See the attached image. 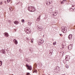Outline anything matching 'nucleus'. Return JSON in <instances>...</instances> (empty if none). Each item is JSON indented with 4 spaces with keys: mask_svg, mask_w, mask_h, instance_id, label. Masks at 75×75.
I'll list each match as a JSON object with an SVG mask.
<instances>
[{
    "mask_svg": "<svg viewBox=\"0 0 75 75\" xmlns=\"http://www.w3.org/2000/svg\"><path fill=\"white\" fill-rule=\"evenodd\" d=\"M28 10L30 11H35V9L34 6H29Z\"/></svg>",
    "mask_w": 75,
    "mask_h": 75,
    "instance_id": "f257e3e1",
    "label": "nucleus"
},
{
    "mask_svg": "<svg viewBox=\"0 0 75 75\" xmlns=\"http://www.w3.org/2000/svg\"><path fill=\"white\" fill-rule=\"evenodd\" d=\"M62 31L64 33H65L67 32V28L66 26H62L61 28Z\"/></svg>",
    "mask_w": 75,
    "mask_h": 75,
    "instance_id": "f03ea898",
    "label": "nucleus"
},
{
    "mask_svg": "<svg viewBox=\"0 0 75 75\" xmlns=\"http://www.w3.org/2000/svg\"><path fill=\"white\" fill-rule=\"evenodd\" d=\"M25 31L27 34H28L30 33V29L29 28H26L25 29Z\"/></svg>",
    "mask_w": 75,
    "mask_h": 75,
    "instance_id": "7ed1b4c3",
    "label": "nucleus"
},
{
    "mask_svg": "<svg viewBox=\"0 0 75 75\" xmlns=\"http://www.w3.org/2000/svg\"><path fill=\"white\" fill-rule=\"evenodd\" d=\"M26 66L27 67L28 69V70H30V71H31L32 69V67L31 66H29L28 65V64H26Z\"/></svg>",
    "mask_w": 75,
    "mask_h": 75,
    "instance_id": "20e7f679",
    "label": "nucleus"
},
{
    "mask_svg": "<svg viewBox=\"0 0 75 75\" xmlns=\"http://www.w3.org/2000/svg\"><path fill=\"white\" fill-rule=\"evenodd\" d=\"M72 47H73V44H71L69 45L68 47V49H69V50H71L72 48Z\"/></svg>",
    "mask_w": 75,
    "mask_h": 75,
    "instance_id": "39448f33",
    "label": "nucleus"
},
{
    "mask_svg": "<svg viewBox=\"0 0 75 75\" xmlns=\"http://www.w3.org/2000/svg\"><path fill=\"white\" fill-rule=\"evenodd\" d=\"M65 59L67 61H68V60L70 59V56L69 55H66Z\"/></svg>",
    "mask_w": 75,
    "mask_h": 75,
    "instance_id": "423d86ee",
    "label": "nucleus"
},
{
    "mask_svg": "<svg viewBox=\"0 0 75 75\" xmlns=\"http://www.w3.org/2000/svg\"><path fill=\"white\" fill-rule=\"evenodd\" d=\"M38 30H39L40 31H42V29H43V28H42V27L41 26H39L38 28Z\"/></svg>",
    "mask_w": 75,
    "mask_h": 75,
    "instance_id": "0eeeda50",
    "label": "nucleus"
},
{
    "mask_svg": "<svg viewBox=\"0 0 75 75\" xmlns=\"http://www.w3.org/2000/svg\"><path fill=\"white\" fill-rule=\"evenodd\" d=\"M13 42H14L16 45H17L18 44V42L16 39H14L13 40Z\"/></svg>",
    "mask_w": 75,
    "mask_h": 75,
    "instance_id": "6e6552de",
    "label": "nucleus"
},
{
    "mask_svg": "<svg viewBox=\"0 0 75 75\" xmlns=\"http://www.w3.org/2000/svg\"><path fill=\"white\" fill-rule=\"evenodd\" d=\"M15 24H16V25H17L18 23H19V22L18 21H15L13 22Z\"/></svg>",
    "mask_w": 75,
    "mask_h": 75,
    "instance_id": "1a4fd4ad",
    "label": "nucleus"
},
{
    "mask_svg": "<svg viewBox=\"0 0 75 75\" xmlns=\"http://www.w3.org/2000/svg\"><path fill=\"white\" fill-rule=\"evenodd\" d=\"M4 34L5 37H8V33H7L5 32L4 33Z\"/></svg>",
    "mask_w": 75,
    "mask_h": 75,
    "instance_id": "9d476101",
    "label": "nucleus"
},
{
    "mask_svg": "<svg viewBox=\"0 0 75 75\" xmlns=\"http://www.w3.org/2000/svg\"><path fill=\"white\" fill-rule=\"evenodd\" d=\"M72 35L71 34H70L69 35L68 38L69 39V40H71V39H72Z\"/></svg>",
    "mask_w": 75,
    "mask_h": 75,
    "instance_id": "9b49d317",
    "label": "nucleus"
},
{
    "mask_svg": "<svg viewBox=\"0 0 75 75\" xmlns=\"http://www.w3.org/2000/svg\"><path fill=\"white\" fill-rule=\"evenodd\" d=\"M39 42L40 43L39 45L42 44V39H40L39 40Z\"/></svg>",
    "mask_w": 75,
    "mask_h": 75,
    "instance_id": "f8f14e48",
    "label": "nucleus"
},
{
    "mask_svg": "<svg viewBox=\"0 0 75 75\" xmlns=\"http://www.w3.org/2000/svg\"><path fill=\"white\" fill-rule=\"evenodd\" d=\"M57 13L55 12H54L53 13V14L54 16H57Z\"/></svg>",
    "mask_w": 75,
    "mask_h": 75,
    "instance_id": "ddd939ff",
    "label": "nucleus"
},
{
    "mask_svg": "<svg viewBox=\"0 0 75 75\" xmlns=\"http://www.w3.org/2000/svg\"><path fill=\"white\" fill-rule=\"evenodd\" d=\"M32 24V23H31V22H30L28 21V25H31Z\"/></svg>",
    "mask_w": 75,
    "mask_h": 75,
    "instance_id": "4468645a",
    "label": "nucleus"
},
{
    "mask_svg": "<svg viewBox=\"0 0 75 75\" xmlns=\"http://www.w3.org/2000/svg\"><path fill=\"white\" fill-rule=\"evenodd\" d=\"M50 4H51V2L49 1H47L46 3V4L47 5V6H49Z\"/></svg>",
    "mask_w": 75,
    "mask_h": 75,
    "instance_id": "2eb2a0df",
    "label": "nucleus"
},
{
    "mask_svg": "<svg viewBox=\"0 0 75 75\" xmlns=\"http://www.w3.org/2000/svg\"><path fill=\"white\" fill-rule=\"evenodd\" d=\"M3 63V62L2 61H0V67L2 65V64Z\"/></svg>",
    "mask_w": 75,
    "mask_h": 75,
    "instance_id": "dca6fc26",
    "label": "nucleus"
},
{
    "mask_svg": "<svg viewBox=\"0 0 75 75\" xmlns=\"http://www.w3.org/2000/svg\"><path fill=\"white\" fill-rule=\"evenodd\" d=\"M50 13H51V12H52V10H53V9L52 8H50Z\"/></svg>",
    "mask_w": 75,
    "mask_h": 75,
    "instance_id": "f3484780",
    "label": "nucleus"
},
{
    "mask_svg": "<svg viewBox=\"0 0 75 75\" xmlns=\"http://www.w3.org/2000/svg\"><path fill=\"white\" fill-rule=\"evenodd\" d=\"M2 51L3 52V54H4V53L5 52V50H2Z\"/></svg>",
    "mask_w": 75,
    "mask_h": 75,
    "instance_id": "a211bd4d",
    "label": "nucleus"
},
{
    "mask_svg": "<svg viewBox=\"0 0 75 75\" xmlns=\"http://www.w3.org/2000/svg\"><path fill=\"white\" fill-rule=\"evenodd\" d=\"M2 4H3V2L1 1L0 2V5H2Z\"/></svg>",
    "mask_w": 75,
    "mask_h": 75,
    "instance_id": "6ab92c4d",
    "label": "nucleus"
},
{
    "mask_svg": "<svg viewBox=\"0 0 75 75\" xmlns=\"http://www.w3.org/2000/svg\"><path fill=\"white\" fill-rule=\"evenodd\" d=\"M21 22L22 23H24V19H23L22 20Z\"/></svg>",
    "mask_w": 75,
    "mask_h": 75,
    "instance_id": "aec40b11",
    "label": "nucleus"
},
{
    "mask_svg": "<svg viewBox=\"0 0 75 75\" xmlns=\"http://www.w3.org/2000/svg\"><path fill=\"white\" fill-rule=\"evenodd\" d=\"M66 67L67 68H69V66H68V65H66Z\"/></svg>",
    "mask_w": 75,
    "mask_h": 75,
    "instance_id": "412c9836",
    "label": "nucleus"
},
{
    "mask_svg": "<svg viewBox=\"0 0 75 75\" xmlns=\"http://www.w3.org/2000/svg\"><path fill=\"white\" fill-rule=\"evenodd\" d=\"M10 0H7V2L8 3H9V2H10Z\"/></svg>",
    "mask_w": 75,
    "mask_h": 75,
    "instance_id": "4be33fe9",
    "label": "nucleus"
},
{
    "mask_svg": "<svg viewBox=\"0 0 75 75\" xmlns=\"http://www.w3.org/2000/svg\"><path fill=\"white\" fill-rule=\"evenodd\" d=\"M31 42L32 43H33V39L31 40Z\"/></svg>",
    "mask_w": 75,
    "mask_h": 75,
    "instance_id": "5701e85b",
    "label": "nucleus"
},
{
    "mask_svg": "<svg viewBox=\"0 0 75 75\" xmlns=\"http://www.w3.org/2000/svg\"><path fill=\"white\" fill-rule=\"evenodd\" d=\"M30 75V73H27L26 75Z\"/></svg>",
    "mask_w": 75,
    "mask_h": 75,
    "instance_id": "b1692460",
    "label": "nucleus"
},
{
    "mask_svg": "<svg viewBox=\"0 0 75 75\" xmlns=\"http://www.w3.org/2000/svg\"><path fill=\"white\" fill-rule=\"evenodd\" d=\"M39 20H40V19H39V18H37V21H38Z\"/></svg>",
    "mask_w": 75,
    "mask_h": 75,
    "instance_id": "393cba45",
    "label": "nucleus"
},
{
    "mask_svg": "<svg viewBox=\"0 0 75 75\" xmlns=\"http://www.w3.org/2000/svg\"><path fill=\"white\" fill-rule=\"evenodd\" d=\"M33 72H36V73H37V70H35V71H34Z\"/></svg>",
    "mask_w": 75,
    "mask_h": 75,
    "instance_id": "a878e982",
    "label": "nucleus"
},
{
    "mask_svg": "<svg viewBox=\"0 0 75 75\" xmlns=\"http://www.w3.org/2000/svg\"><path fill=\"white\" fill-rule=\"evenodd\" d=\"M65 0H64L62 1V3H64V2H65Z\"/></svg>",
    "mask_w": 75,
    "mask_h": 75,
    "instance_id": "bb28decb",
    "label": "nucleus"
},
{
    "mask_svg": "<svg viewBox=\"0 0 75 75\" xmlns=\"http://www.w3.org/2000/svg\"><path fill=\"white\" fill-rule=\"evenodd\" d=\"M55 45V43H53V45Z\"/></svg>",
    "mask_w": 75,
    "mask_h": 75,
    "instance_id": "cd10ccee",
    "label": "nucleus"
},
{
    "mask_svg": "<svg viewBox=\"0 0 75 75\" xmlns=\"http://www.w3.org/2000/svg\"><path fill=\"white\" fill-rule=\"evenodd\" d=\"M11 8V7H10V8H9V10H11V8Z\"/></svg>",
    "mask_w": 75,
    "mask_h": 75,
    "instance_id": "c85d7f7f",
    "label": "nucleus"
},
{
    "mask_svg": "<svg viewBox=\"0 0 75 75\" xmlns=\"http://www.w3.org/2000/svg\"><path fill=\"white\" fill-rule=\"evenodd\" d=\"M59 35L60 36H62V34H59Z\"/></svg>",
    "mask_w": 75,
    "mask_h": 75,
    "instance_id": "c756f323",
    "label": "nucleus"
},
{
    "mask_svg": "<svg viewBox=\"0 0 75 75\" xmlns=\"http://www.w3.org/2000/svg\"><path fill=\"white\" fill-rule=\"evenodd\" d=\"M44 35H43V37H44Z\"/></svg>",
    "mask_w": 75,
    "mask_h": 75,
    "instance_id": "7c9ffc66",
    "label": "nucleus"
}]
</instances>
